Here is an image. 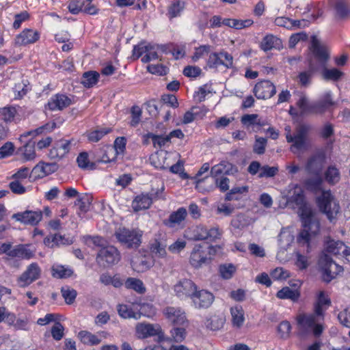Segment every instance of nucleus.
Wrapping results in <instances>:
<instances>
[{
    "label": "nucleus",
    "mask_w": 350,
    "mask_h": 350,
    "mask_svg": "<svg viewBox=\"0 0 350 350\" xmlns=\"http://www.w3.org/2000/svg\"><path fill=\"white\" fill-rule=\"evenodd\" d=\"M325 67V66L320 69H323V77L326 80L337 81L342 75V72L337 68L327 69Z\"/></svg>",
    "instance_id": "51"
},
{
    "label": "nucleus",
    "mask_w": 350,
    "mask_h": 350,
    "mask_svg": "<svg viewBox=\"0 0 350 350\" xmlns=\"http://www.w3.org/2000/svg\"><path fill=\"white\" fill-rule=\"evenodd\" d=\"M111 129L109 128H102L95 130L88 134V139L91 142H98L104 135L109 133Z\"/></svg>",
    "instance_id": "55"
},
{
    "label": "nucleus",
    "mask_w": 350,
    "mask_h": 350,
    "mask_svg": "<svg viewBox=\"0 0 350 350\" xmlns=\"http://www.w3.org/2000/svg\"><path fill=\"white\" fill-rule=\"evenodd\" d=\"M325 180L330 184H335L340 180V173L335 167H329L325 173Z\"/></svg>",
    "instance_id": "50"
},
{
    "label": "nucleus",
    "mask_w": 350,
    "mask_h": 350,
    "mask_svg": "<svg viewBox=\"0 0 350 350\" xmlns=\"http://www.w3.org/2000/svg\"><path fill=\"white\" fill-rule=\"evenodd\" d=\"M17 154L21 157L23 162L34 160L36 157L34 142H26L23 146L18 148Z\"/></svg>",
    "instance_id": "27"
},
{
    "label": "nucleus",
    "mask_w": 350,
    "mask_h": 350,
    "mask_svg": "<svg viewBox=\"0 0 350 350\" xmlns=\"http://www.w3.org/2000/svg\"><path fill=\"white\" fill-rule=\"evenodd\" d=\"M299 293L286 286L282 288L277 293V297L279 299H288L293 301H297L299 297Z\"/></svg>",
    "instance_id": "40"
},
{
    "label": "nucleus",
    "mask_w": 350,
    "mask_h": 350,
    "mask_svg": "<svg viewBox=\"0 0 350 350\" xmlns=\"http://www.w3.org/2000/svg\"><path fill=\"white\" fill-rule=\"evenodd\" d=\"M330 304V300L325 295L323 291H320L317 296V301L314 305V311L318 312L321 314H323V306H329Z\"/></svg>",
    "instance_id": "49"
},
{
    "label": "nucleus",
    "mask_w": 350,
    "mask_h": 350,
    "mask_svg": "<svg viewBox=\"0 0 350 350\" xmlns=\"http://www.w3.org/2000/svg\"><path fill=\"white\" fill-rule=\"evenodd\" d=\"M120 260V255L118 250L112 245L100 249L96 256L98 263L103 267L116 264Z\"/></svg>",
    "instance_id": "11"
},
{
    "label": "nucleus",
    "mask_w": 350,
    "mask_h": 350,
    "mask_svg": "<svg viewBox=\"0 0 350 350\" xmlns=\"http://www.w3.org/2000/svg\"><path fill=\"white\" fill-rule=\"evenodd\" d=\"M39 38L40 35L37 31L27 29L16 37L15 43L19 46L27 45L36 42Z\"/></svg>",
    "instance_id": "25"
},
{
    "label": "nucleus",
    "mask_w": 350,
    "mask_h": 350,
    "mask_svg": "<svg viewBox=\"0 0 350 350\" xmlns=\"http://www.w3.org/2000/svg\"><path fill=\"white\" fill-rule=\"evenodd\" d=\"M323 179L321 174L314 175L305 181V186L308 190L317 191L321 190Z\"/></svg>",
    "instance_id": "42"
},
{
    "label": "nucleus",
    "mask_w": 350,
    "mask_h": 350,
    "mask_svg": "<svg viewBox=\"0 0 350 350\" xmlns=\"http://www.w3.org/2000/svg\"><path fill=\"white\" fill-rule=\"evenodd\" d=\"M196 284L191 280L184 279L178 282L174 287L176 295L180 299H191L197 288Z\"/></svg>",
    "instance_id": "15"
},
{
    "label": "nucleus",
    "mask_w": 350,
    "mask_h": 350,
    "mask_svg": "<svg viewBox=\"0 0 350 350\" xmlns=\"http://www.w3.org/2000/svg\"><path fill=\"white\" fill-rule=\"evenodd\" d=\"M157 46L150 44L146 45V55L142 57V62L147 63L150 61L159 59V55L157 51Z\"/></svg>",
    "instance_id": "46"
},
{
    "label": "nucleus",
    "mask_w": 350,
    "mask_h": 350,
    "mask_svg": "<svg viewBox=\"0 0 350 350\" xmlns=\"http://www.w3.org/2000/svg\"><path fill=\"white\" fill-rule=\"evenodd\" d=\"M78 336L81 341L85 345H96L101 342L97 335L88 331H81Z\"/></svg>",
    "instance_id": "36"
},
{
    "label": "nucleus",
    "mask_w": 350,
    "mask_h": 350,
    "mask_svg": "<svg viewBox=\"0 0 350 350\" xmlns=\"http://www.w3.org/2000/svg\"><path fill=\"white\" fill-rule=\"evenodd\" d=\"M315 211L312 207H302L300 218L304 229L297 237V241L301 244H307L319 230V222L314 217Z\"/></svg>",
    "instance_id": "3"
},
{
    "label": "nucleus",
    "mask_w": 350,
    "mask_h": 350,
    "mask_svg": "<svg viewBox=\"0 0 350 350\" xmlns=\"http://www.w3.org/2000/svg\"><path fill=\"white\" fill-rule=\"evenodd\" d=\"M325 163V158L321 154H316L311 157L306 164V170L311 174H321Z\"/></svg>",
    "instance_id": "24"
},
{
    "label": "nucleus",
    "mask_w": 350,
    "mask_h": 350,
    "mask_svg": "<svg viewBox=\"0 0 350 350\" xmlns=\"http://www.w3.org/2000/svg\"><path fill=\"white\" fill-rule=\"evenodd\" d=\"M267 145V139L261 137H256L253 150L258 154H262L265 152Z\"/></svg>",
    "instance_id": "58"
},
{
    "label": "nucleus",
    "mask_w": 350,
    "mask_h": 350,
    "mask_svg": "<svg viewBox=\"0 0 350 350\" xmlns=\"http://www.w3.org/2000/svg\"><path fill=\"white\" fill-rule=\"evenodd\" d=\"M271 276L275 280H284L289 278V272L282 267H277L271 272Z\"/></svg>",
    "instance_id": "56"
},
{
    "label": "nucleus",
    "mask_w": 350,
    "mask_h": 350,
    "mask_svg": "<svg viewBox=\"0 0 350 350\" xmlns=\"http://www.w3.org/2000/svg\"><path fill=\"white\" fill-rule=\"evenodd\" d=\"M135 336L139 339H146L150 337H156L157 342L165 340V334L159 324L149 323H138L135 325Z\"/></svg>",
    "instance_id": "6"
},
{
    "label": "nucleus",
    "mask_w": 350,
    "mask_h": 350,
    "mask_svg": "<svg viewBox=\"0 0 350 350\" xmlns=\"http://www.w3.org/2000/svg\"><path fill=\"white\" fill-rule=\"evenodd\" d=\"M73 271L71 269L60 265H54L52 267V275L57 278H66L71 276Z\"/></svg>",
    "instance_id": "39"
},
{
    "label": "nucleus",
    "mask_w": 350,
    "mask_h": 350,
    "mask_svg": "<svg viewBox=\"0 0 350 350\" xmlns=\"http://www.w3.org/2000/svg\"><path fill=\"white\" fill-rule=\"evenodd\" d=\"M186 245V241L182 239H178L174 243L169 245L168 250L173 254H178L185 248Z\"/></svg>",
    "instance_id": "63"
},
{
    "label": "nucleus",
    "mask_w": 350,
    "mask_h": 350,
    "mask_svg": "<svg viewBox=\"0 0 350 350\" xmlns=\"http://www.w3.org/2000/svg\"><path fill=\"white\" fill-rule=\"evenodd\" d=\"M71 143L68 140L62 139L57 142L49 152V157L53 160H60L70 151Z\"/></svg>",
    "instance_id": "19"
},
{
    "label": "nucleus",
    "mask_w": 350,
    "mask_h": 350,
    "mask_svg": "<svg viewBox=\"0 0 350 350\" xmlns=\"http://www.w3.org/2000/svg\"><path fill=\"white\" fill-rule=\"evenodd\" d=\"M211 46L209 45H202L196 49L195 53L192 56V59L197 62L200 58L207 55L210 52Z\"/></svg>",
    "instance_id": "62"
},
{
    "label": "nucleus",
    "mask_w": 350,
    "mask_h": 350,
    "mask_svg": "<svg viewBox=\"0 0 350 350\" xmlns=\"http://www.w3.org/2000/svg\"><path fill=\"white\" fill-rule=\"evenodd\" d=\"M184 9V3L179 1L173 3L169 8L168 13L171 18H174L180 15Z\"/></svg>",
    "instance_id": "60"
},
{
    "label": "nucleus",
    "mask_w": 350,
    "mask_h": 350,
    "mask_svg": "<svg viewBox=\"0 0 350 350\" xmlns=\"http://www.w3.org/2000/svg\"><path fill=\"white\" fill-rule=\"evenodd\" d=\"M324 315L318 310L312 313L299 312L296 317V321L299 335L304 336L312 333L316 337L319 336L323 329Z\"/></svg>",
    "instance_id": "1"
},
{
    "label": "nucleus",
    "mask_w": 350,
    "mask_h": 350,
    "mask_svg": "<svg viewBox=\"0 0 350 350\" xmlns=\"http://www.w3.org/2000/svg\"><path fill=\"white\" fill-rule=\"evenodd\" d=\"M288 192V203H295L298 206V214L300 215V211L302 207H312L309 204L305 202L304 191L298 185H291L289 186Z\"/></svg>",
    "instance_id": "16"
},
{
    "label": "nucleus",
    "mask_w": 350,
    "mask_h": 350,
    "mask_svg": "<svg viewBox=\"0 0 350 350\" xmlns=\"http://www.w3.org/2000/svg\"><path fill=\"white\" fill-rule=\"evenodd\" d=\"M345 246L346 245L342 241L331 240L327 243L326 250L328 253L340 257L345 250Z\"/></svg>",
    "instance_id": "35"
},
{
    "label": "nucleus",
    "mask_w": 350,
    "mask_h": 350,
    "mask_svg": "<svg viewBox=\"0 0 350 350\" xmlns=\"http://www.w3.org/2000/svg\"><path fill=\"white\" fill-rule=\"evenodd\" d=\"M338 319L340 323L347 327H350V307H347L341 311Z\"/></svg>",
    "instance_id": "64"
},
{
    "label": "nucleus",
    "mask_w": 350,
    "mask_h": 350,
    "mask_svg": "<svg viewBox=\"0 0 350 350\" xmlns=\"http://www.w3.org/2000/svg\"><path fill=\"white\" fill-rule=\"evenodd\" d=\"M207 228L204 226H197L193 230L192 239L196 241L207 239Z\"/></svg>",
    "instance_id": "54"
},
{
    "label": "nucleus",
    "mask_w": 350,
    "mask_h": 350,
    "mask_svg": "<svg viewBox=\"0 0 350 350\" xmlns=\"http://www.w3.org/2000/svg\"><path fill=\"white\" fill-rule=\"evenodd\" d=\"M215 297L212 293L198 287L191 300V305L196 309H206L213 303Z\"/></svg>",
    "instance_id": "13"
},
{
    "label": "nucleus",
    "mask_w": 350,
    "mask_h": 350,
    "mask_svg": "<svg viewBox=\"0 0 350 350\" xmlns=\"http://www.w3.org/2000/svg\"><path fill=\"white\" fill-rule=\"evenodd\" d=\"M254 23L253 20L252 19H236V18H224L223 20V25L228 26L231 28H234L236 29H242L245 28H247L252 26Z\"/></svg>",
    "instance_id": "32"
},
{
    "label": "nucleus",
    "mask_w": 350,
    "mask_h": 350,
    "mask_svg": "<svg viewBox=\"0 0 350 350\" xmlns=\"http://www.w3.org/2000/svg\"><path fill=\"white\" fill-rule=\"evenodd\" d=\"M124 284L126 288L133 289L138 293L142 294L146 291V287L144 286L143 282L139 279L129 278L125 281Z\"/></svg>",
    "instance_id": "37"
},
{
    "label": "nucleus",
    "mask_w": 350,
    "mask_h": 350,
    "mask_svg": "<svg viewBox=\"0 0 350 350\" xmlns=\"http://www.w3.org/2000/svg\"><path fill=\"white\" fill-rule=\"evenodd\" d=\"M125 146L126 139L124 137L116 138L113 146L107 148V152L111 154L113 157L111 159L108 158L107 159H104V162L107 163L114 161L118 154L123 153Z\"/></svg>",
    "instance_id": "28"
},
{
    "label": "nucleus",
    "mask_w": 350,
    "mask_h": 350,
    "mask_svg": "<svg viewBox=\"0 0 350 350\" xmlns=\"http://www.w3.org/2000/svg\"><path fill=\"white\" fill-rule=\"evenodd\" d=\"M312 46L314 58L309 62V70L302 72L299 75V82L303 85H307L310 83L312 73L323 68L329 59V53L325 47L317 42H313Z\"/></svg>",
    "instance_id": "4"
},
{
    "label": "nucleus",
    "mask_w": 350,
    "mask_h": 350,
    "mask_svg": "<svg viewBox=\"0 0 350 350\" xmlns=\"http://www.w3.org/2000/svg\"><path fill=\"white\" fill-rule=\"evenodd\" d=\"M163 314L173 324L183 325L187 323L185 312L180 308L167 307L163 310Z\"/></svg>",
    "instance_id": "18"
},
{
    "label": "nucleus",
    "mask_w": 350,
    "mask_h": 350,
    "mask_svg": "<svg viewBox=\"0 0 350 350\" xmlns=\"http://www.w3.org/2000/svg\"><path fill=\"white\" fill-rule=\"evenodd\" d=\"M299 109L300 116H306L308 114H320L322 113V109L320 107L315 106V103L310 104L307 97L301 94L296 103Z\"/></svg>",
    "instance_id": "23"
},
{
    "label": "nucleus",
    "mask_w": 350,
    "mask_h": 350,
    "mask_svg": "<svg viewBox=\"0 0 350 350\" xmlns=\"http://www.w3.org/2000/svg\"><path fill=\"white\" fill-rule=\"evenodd\" d=\"M317 203L321 211L325 213L329 220L339 212V205L334 200L330 191H323L321 195L317 198Z\"/></svg>",
    "instance_id": "7"
},
{
    "label": "nucleus",
    "mask_w": 350,
    "mask_h": 350,
    "mask_svg": "<svg viewBox=\"0 0 350 350\" xmlns=\"http://www.w3.org/2000/svg\"><path fill=\"white\" fill-rule=\"evenodd\" d=\"M187 216V211L184 207L179 208L172 212L167 220L164 221L165 226L169 228H183L184 221Z\"/></svg>",
    "instance_id": "22"
},
{
    "label": "nucleus",
    "mask_w": 350,
    "mask_h": 350,
    "mask_svg": "<svg viewBox=\"0 0 350 350\" xmlns=\"http://www.w3.org/2000/svg\"><path fill=\"white\" fill-rule=\"evenodd\" d=\"M224 323V319L218 316H213L207 319L206 326L211 330L220 329Z\"/></svg>",
    "instance_id": "48"
},
{
    "label": "nucleus",
    "mask_w": 350,
    "mask_h": 350,
    "mask_svg": "<svg viewBox=\"0 0 350 350\" xmlns=\"http://www.w3.org/2000/svg\"><path fill=\"white\" fill-rule=\"evenodd\" d=\"M230 312L233 325L240 327L244 322V314L241 306H237L231 308Z\"/></svg>",
    "instance_id": "43"
},
{
    "label": "nucleus",
    "mask_w": 350,
    "mask_h": 350,
    "mask_svg": "<svg viewBox=\"0 0 350 350\" xmlns=\"http://www.w3.org/2000/svg\"><path fill=\"white\" fill-rule=\"evenodd\" d=\"M241 122L247 126L252 125L263 126L265 124V122L261 120L257 114H246L243 116Z\"/></svg>",
    "instance_id": "45"
},
{
    "label": "nucleus",
    "mask_w": 350,
    "mask_h": 350,
    "mask_svg": "<svg viewBox=\"0 0 350 350\" xmlns=\"http://www.w3.org/2000/svg\"><path fill=\"white\" fill-rule=\"evenodd\" d=\"M118 313L123 319H139L142 312H135L132 308L125 304H118L117 306Z\"/></svg>",
    "instance_id": "33"
},
{
    "label": "nucleus",
    "mask_w": 350,
    "mask_h": 350,
    "mask_svg": "<svg viewBox=\"0 0 350 350\" xmlns=\"http://www.w3.org/2000/svg\"><path fill=\"white\" fill-rule=\"evenodd\" d=\"M319 265L322 272L323 279L327 282H330L343 270L341 266L334 262L327 254H323L320 257Z\"/></svg>",
    "instance_id": "8"
},
{
    "label": "nucleus",
    "mask_w": 350,
    "mask_h": 350,
    "mask_svg": "<svg viewBox=\"0 0 350 350\" xmlns=\"http://www.w3.org/2000/svg\"><path fill=\"white\" fill-rule=\"evenodd\" d=\"M28 84L27 80H22L14 85L13 90L18 97H22L26 94L28 90Z\"/></svg>",
    "instance_id": "59"
},
{
    "label": "nucleus",
    "mask_w": 350,
    "mask_h": 350,
    "mask_svg": "<svg viewBox=\"0 0 350 350\" xmlns=\"http://www.w3.org/2000/svg\"><path fill=\"white\" fill-rule=\"evenodd\" d=\"M33 256V252L27 247L19 245L14 247V252L12 253L13 258H18L22 259H30Z\"/></svg>",
    "instance_id": "38"
},
{
    "label": "nucleus",
    "mask_w": 350,
    "mask_h": 350,
    "mask_svg": "<svg viewBox=\"0 0 350 350\" xmlns=\"http://www.w3.org/2000/svg\"><path fill=\"white\" fill-rule=\"evenodd\" d=\"M282 46L281 40L273 35L266 36L260 43V48L264 51H268L273 49H280Z\"/></svg>",
    "instance_id": "31"
},
{
    "label": "nucleus",
    "mask_w": 350,
    "mask_h": 350,
    "mask_svg": "<svg viewBox=\"0 0 350 350\" xmlns=\"http://www.w3.org/2000/svg\"><path fill=\"white\" fill-rule=\"evenodd\" d=\"M167 234L165 232L159 231L155 234L154 238L149 243V250L153 257L164 258L167 256Z\"/></svg>",
    "instance_id": "9"
},
{
    "label": "nucleus",
    "mask_w": 350,
    "mask_h": 350,
    "mask_svg": "<svg viewBox=\"0 0 350 350\" xmlns=\"http://www.w3.org/2000/svg\"><path fill=\"white\" fill-rule=\"evenodd\" d=\"M115 235L127 247H137L141 243L142 234L133 230L120 228L116 231Z\"/></svg>",
    "instance_id": "10"
},
{
    "label": "nucleus",
    "mask_w": 350,
    "mask_h": 350,
    "mask_svg": "<svg viewBox=\"0 0 350 350\" xmlns=\"http://www.w3.org/2000/svg\"><path fill=\"white\" fill-rule=\"evenodd\" d=\"M221 249L219 245H211L206 243L196 244L190 253L189 264L194 269H200L209 265L214 256Z\"/></svg>",
    "instance_id": "2"
},
{
    "label": "nucleus",
    "mask_w": 350,
    "mask_h": 350,
    "mask_svg": "<svg viewBox=\"0 0 350 350\" xmlns=\"http://www.w3.org/2000/svg\"><path fill=\"white\" fill-rule=\"evenodd\" d=\"M77 162L79 167L83 170H92L94 167V163L90 161L88 154L85 152L79 154Z\"/></svg>",
    "instance_id": "47"
},
{
    "label": "nucleus",
    "mask_w": 350,
    "mask_h": 350,
    "mask_svg": "<svg viewBox=\"0 0 350 350\" xmlns=\"http://www.w3.org/2000/svg\"><path fill=\"white\" fill-rule=\"evenodd\" d=\"M99 77V74L94 71L86 72L83 75L81 83L86 88L94 85Z\"/></svg>",
    "instance_id": "44"
},
{
    "label": "nucleus",
    "mask_w": 350,
    "mask_h": 350,
    "mask_svg": "<svg viewBox=\"0 0 350 350\" xmlns=\"http://www.w3.org/2000/svg\"><path fill=\"white\" fill-rule=\"evenodd\" d=\"M294 237L288 231H282L279 235V242L282 248L287 249L293 243Z\"/></svg>",
    "instance_id": "52"
},
{
    "label": "nucleus",
    "mask_w": 350,
    "mask_h": 350,
    "mask_svg": "<svg viewBox=\"0 0 350 350\" xmlns=\"http://www.w3.org/2000/svg\"><path fill=\"white\" fill-rule=\"evenodd\" d=\"M71 99L64 94H56L49 101V107L51 110H62L71 104Z\"/></svg>",
    "instance_id": "26"
},
{
    "label": "nucleus",
    "mask_w": 350,
    "mask_h": 350,
    "mask_svg": "<svg viewBox=\"0 0 350 350\" xmlns=\"http://www.w3.org/2000/svg\"><path fill=\"white\" fill-rule=\"evenodd\" d=\"M309 129L310 126L306 124H299L295 129V133L292 135L291 127L289 126L285 127L286 139L288 143H293L291 150L293 153H297V150L307 148V134Z\"/></svg>",
    "instance_id": "5"
},
{
    "label": "nucleus",
    "mask_w": 350,
    "mask_h": 350,
    "mask_svg": "<svg viewBox=\"0 0 350 350\" xmlns=\"http://www.w3.org/2000/svg\"><path fill=\"white\" fill-rule=\"evenodd\" d=\"M163 189L161 187L160 190L156 192L152 191L148 193H141L137 196L132 202V208L134 211H139L144 209H148L150 207L154 200L158 199Z\"/></svg>",
    "instance_id": "12"
},
{
    "label": "nucleus",
    "mask_w": 350,
    "mask_h": 350,
    "mask_svg": "<svg viewBox=\"0 0 350 350\" xmlns=\"http://www.w3.org/2000/svg\"><path fill=\"white\" fill-rule=\"evenodd\" d=\"M152 265V262L150 259L145 256H135L131 260V266L137 272H144Z\"/></svg>",
    "instance_id": "29"
},
{
    "label": "nucleus",
    "mask_w": 350,
    "mask_h": 350,
    "mask_svg": "<svg viewBox=\"0 0 350 350\" xmlns=\"http://www.w3.org/2000/svg\"><path fill=\"white\" fill-rule=\"evenodd\" d=\"M40 273L41 269L37 263L33 262L30 264L18 278V285L22 288L29 286L40 278Z\"/></svg>",
    "instance_id": "14"
},
{
    "label": "nucleus",
    "mask_w": 350,
    "mask_h": 350,
    "mask_svg": "<svg viewBox=\"0 0 350 350\" xmlns=\"http://www.w3.org/2000/svg\"><path fill=\"white\" fill-rule=\"evenodd\" d=\"M254 92L258 99H267L276 93V89L273 83L265 80L256 84Z\"/></svg>",
    "instance_id": "17"
},
{
    "label": "nucleus",
    "mask_w": 350,
    "mask_h": 350,
    "mask_svg": "<svg viewBox=\"0 0 350 350\" xmlns=\"http://www.w3.org/2000/svg\"><path fill=\"white\" fill-rule=\"evenodd\" d=\"M61 292L66 304H71L74 302L77 296V291L75 290L66 286L62 288Z\"/></svg>",
    "instance_id": "53"
},
{
    "label": "nucleus",
    "mask_w": 350,
    "mask_h": 350,
    "mask_svg": "<svg viewBox=\"0 0 350 350\" xmlns=\"http://www.w3.org/2000/svg\"><path fill=\"white\" fill-rule=\"evenodd\" d=\"M42 216L41 211H26L23 213H15L12 217L23 224L34 226L40 221Z\"/></svg>",
    "instance_id": "20"
},
{
    "label": "nucleus",
    "mask_w": 350,
    "mask_h": 350,
    "mask_svg": "<svg viewBox=\"0 0 350 350\" xmlns=\"http://www.w3.org/2000/svg\"><path fill=\"white\" fill-rule=\"evenodd\" d=\"M223 59L221 57V53H213L210 54L207 64L211 68H217L218 66L223 65Z\"/></svg>",
    "instance_id": "57"
},
{
    "label": "nucleus",
    "mask_w": 350,
    "mask_h": 350,
    "mask_svg": "<svg viewBox=\"0 0 350 350\" xmlns=\"http://www.w3.org/2000/svg\"><path fill=\"white\" fill-rule=\"evenodd\" d=\"M173 154L166 151H161L152 154L150 157L151 163L159 169H168L173 162Z\"/></svg>",
    "instance_id": "21"
},
{
    "label": "nucleus",
    "mask_w": 350,
    "mask_h": 350,
    "mask_svg": "<svg viewBox=\"0 0 350 350\" xmlns=\"http://www.w3.org/2000/svg\"><path fill=\"white\" fill-rule=\"evenodd\" d=\"M291 329V325L286 321L281 322L278 327V334L282 338H287L290 335Z\"/></svg>",
    "instance_id": "61"
},
{
    "label": "nucleus",
    "mask_w": 350,
    "mask_h": 350,
    "mask_svg": "<svg viewBox=\"0 0 350 350\" xmlns=\"http://www.w3.org/2000/svg\"><path fill=\"white\" fill-rule=\"evenodd\" d=\"M17 114L16 109L12 106H5L0 108V120L9 124L14 120Z\"/></svg>",
    "instance_id": "34"
},
{
    "label": "nucleus",
    "mask_w": 350,
    "mask_h": 350,
    "mask_svg": "<svg viewBox=\"0 0 350 350\" xmlns=\"http://www.w3.org/2000/svg\"><path fill=\"white\" fill-rule=\"evenodd\" d=\"M235 170L234 166L228 161H221L215 165L211 170L213 176L216 177L221 174H232Z\"/></svg>",
    "instance_id": "30"
},
{
    "label": "nucleus",
    "mask_w": 350,
    "mask_h": 350,
    "mask_svg": "<svg viewBox=\"0 0 350 350\" xmlns=\"http://www.w3.org/2000/svg\"><path fill=\"white\" fill-rule=\"evenodd\" d=\"M334 8L340 18H344L350 13V5L347 0H335Z\"/></svg>",
    "instance_id": "41"
}]
</instances>
